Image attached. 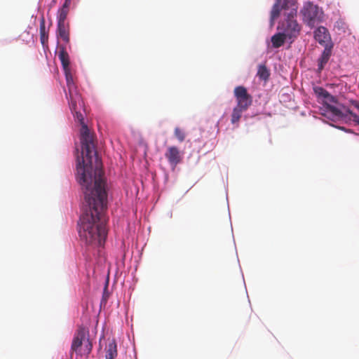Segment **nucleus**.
Masks as SVG:
<instances>
[{
  "mask_svg": "<svg viewBox=\"0 0 359 359\" xmlns=\"http://www.w3.org/2000/svg\"><path fill=\"white\" fill-rule=\"evenodd\" d=\"M65 72L70 110L81 125L80 140L82 145V161L78 160L77 180L84 194L85 210L79 223H107L105 212L107 208L106 181L102 163L95 150V137L87 125L80 110L83 102L73 79L71 70Z\"/></svg>",
  "mask_w": 359,
  "mask_h": 359,
  "instance_id": "f257e3e1",
  "label": "nucleus"
},
{
  "mask_svg": "<svg viewBox=\"0 0 359 359\" xmlns=\"http://www.w3.org/2000/svg\"><path fill=\"white\" fill-rule=\"evenodd\" d=\"M93 349V344L89 337V331L83 326H79L74 333L70 348V356L76 353L77 356L88 357Z\"/></svg>",
  "mask_w": 359,
  "mask_h": 359,
  "instance_id": "f03ea898",
  "label": "nucleus"
},
{
  "mask_svg": "<svg viewBox=\"0 0 359 359\" xmlns=\"http://www.w3.org/2000/svg\"><path fill=\"white\" fill-rule=\"evenodd\" d=\"M283 15L284 19L278 23L277 29L286 35L287 39L294 41L301 31V26L295 19L297 10L291 8L289 12L283 13Z\"/></svg>",
  "mask_w": 359,
  "mask_h": 359,
  "instance_id": "7ed1b4c3",
  "label": "nucleus"
},
{
  "mask_svg": "<svg viewBox=\"0 0 359 359\" xmlns=\"http://www.w3.org/2000/svg\"><path fill=\"white\" fill-rule=\"evenodd\" d=\"M303 21L309 27H313L316 24L323 20V12L320 8L313 3H306L300 11Z\"/></svg>",
  "mask_w": 359,
  "mask_h": 359,
  "instance_id": "20e7f679",
  "label": "nucleus"
},
{
  "mask_svg": "<svg viewBox=\"0 0 359 359\" xmlns=\"http://www.w3.org/2000/svg\"><path fill=\"white\" fill-rule=\"evenodd\" d=\"M236 100V106L243 109H247L252 104V97L248 93L247 88L243 86H236L233 90Z\"/></svg>",
  "mask_w": 359,
  "mask_h": 359,
  "instance_id": "39448f33",
  "label": "nucleus"
},
{
  "mask_svg": "<svg viewBox=\"0 0 359 359\" xmlns=\"http://www.w3.org/2000/svg\"><path fill=\"white\" fill-rule=\"evenodd\" d=\"M288 0H276V3L273 6L271 11L270 25L273 27L274 25L275 20L279 17L282 11H284V13L289 12L290 9L287 8Z\"/></svg>",
  "mask_w": 359,
  "mask_h": 359,
  "instance_id": "423d86ee",
  "label": "nucleus"
},
{
  "mask_svg": "<svg viewBox=\"0 0 359 359\" xmlns=\"http://www.w3.org/2000/svg\"><path fill=\"white\" fill-rule=\"evenodd\" d=\"M314 38L324 48L326 45L332 44L328 30L325 27H319L314 32Z\"/></svg>",
  "mask_w": 359,
  "mask_h": 359,
  "instance_id": "0eeeda50",
  "label": "nucleus"
},
{
  "mask_svg": "<svg viewBox=\"0 0 359 359\" xmlns=\"http://www.w3.org/2000/svg\"><path fill=\"white\" fill-rule=\"evenodd\" d=\"M165 156L170 164L173 166H176L182 161L181 153L175 146L169 147L165 154Z\"/></svg>",
  "mask_w": 359,
  "mask_h": 359,
  "instance_id": "6e6552de",
  "label": "nucleus"
},
{
  "mask_svg": "<svg viewBox=\"0 0 359 359\" xmlns=\"http://www.w3.org/2000/svg\"><path fill=\"white\" fill-rule=\"evenodd\" d=\"M333 48V44H328L326 45V47H325L324 50L323 51L321 56L318 59V70L322 71L325 67V65L327 63L331 54H332V50Z\"/></svg>",
  "mask_w": 359,
  "mask_h": 359,
  "instance_id": "1a4fd4ad",
  "label": "nucleus"
},
{
  "mask_svg": "<svg viewBox=\"0 0 359 359\" xmlns=\"http://www.w3.org/2000/svg\"><path fill=\"white\" fill-rule=\"evenodd\" d=\"M57 36L60 37L65 42H69V23L57 22Z\"/></svg>",
  "mask_w": 359,
  "mask_h": 359,
  "instance_id": "9d476101",
  "label": "nucleus"
},
{
  "mask_svg": "<svg viewBox=\"0 0 359 359\" xmlns=\"http://www.w3.org/2000/svg\"><path fill=\"white\" fill-rule=\"evenodd\" d=\"M40 41L43 47V48H48V29H46V22L43 17H42L40 20Z\"/></svg>",
  "mask_w": 359,
  "mask_h": 359,
  "instance_id": "9b49d317",
  "label": "nucleus"
},
{
  "mask_svg": "<svg viewBox=\"0 0 359 359\" xmlns=\"http://www.w3.org/2000/svg\"><path fill=\"white\" fill-rule=\"evenodd\" d=\"M58 57L61 62L64 72L66 70H70L69 68V57L65 47H60L58 53Z\"/></svg>",
  "mask_w": 359,
  "mask_h": 359,
  "instance_id": "f8f14e48",
  "label": "nucleus"
},
{
  "mask_svg": "<svg viewBox=\"0 0 359 359\" xmlns=\"http://www.w3.org/2000/svg\"><path fill=\"white\" fill-rule=\"evenodd\" d=\"M117 345L114 339L109 342L106 346V359H115L117 357Z\"/></svg>",
  "mask_w": 359,
  "mask_h": 359,
  "instance_id": "ddd939ff",
  "label": "nucleus"
},
{
  "mask_svg": "<svg viewBox=\"0 0 359 359\" xmlns=\"http://www.w3.org/2000/svg\"><path fill=\"white\" fill-rule=\"evenodd\" d=\"M287 39V36H286V35H285L281 32L275 34L273 36H272L271 39V43H272V46L275 48H280V46H282L284 44V43Z\"/></svg>",
  "mask_w": 359,
  "mask_h": 359,
  "instance_id": "4468645a",
  "label": "nucleus"
},
{
  "mask_svg": "<svg viewBox=\"0 0 359 359\" xmlns=\"http://www.w3.org/2000/svg\"><path fill=\"white\" fill-rule=\"evenodd\" d=\"M315 94L318 97L327 99L328 101L334 102V97L332 96L325 89L322 87L316 86L313 88Z\"/></svg>",
  "mask_w": 359,
  "mask_h": 359,
  "instance_id": "2eb2a0df",
  "label": "nucleus"
},
{
  "mask_svg": "<svg viewBox=\"0 0 359 359\" xmlns=\"http://www.w3.org/2000/svg\"><path fill=\"white\" fill-rule=\"evenodd\" d=\"M247 109H243L242 108H239L236 106L232 111L231 122L232 124H238L243 111H245Z\"/></svg>",
  "mask_w": 359,
  "mask_h": 359,
  "instance_id": "dca6fc26",
  "label": "nucleus"
},
{
  "mask_svg": "<svg viewBox=\"0 0 359 359\" xmlns=\"http://www.w3.org/2000/svg\"><path fill=\"white\" fill-rule=\"evenodd\" d=\"M257 76L263 81H267L270 76V73L269 69L266 68L264 65H259L258 66V70L257 73Z\"/></svg>",
  "mask_w": 359,
  "mask_h": 359,
  "instance_id": "f3484780",
  "label": "nucleus"
},
{
  "mask_svg": "<svg viewBox=\"0 0 359 359\" xmlns=\"http://www.w3.org/2000/svg\"><path fill=\"white\" fill-rule=\"evenodd\" d=\"M326 109L327 112L330 113L334 117L342 118L344 116L343 113L334 106L327 104Z\"/></svg>",
  "mask_w": 359,
  "mask_h": 359,
  "instance_id": "a211bd4d",
  "label": "nucleus"
},
{
  "mask_svg": "<svg viewBox=\"0 0 359 359\" xmlns=\"http://www.w3.org/2000/svg\"><path fill=\"white\" fill-rule=\"evenodd\" d=\"M68 13H69V11L63 9V8H60L57 11V22H63V23L67 22L66 21V20H67Z\"/></svg>",
  "mask_w": 359,
  "mask_h": 359,
  "instance_id": "6ab92c4d",
  "label": "nucleus"
},
{
  "mask_svg": "<svg viewBox=\"0 0 359 359\" xmlns=\"http://www.w3.org/2000/svg\"><path fill=\"white\" fill-rule=\"evenodd\" d=\"M175 137L182 142L185 140L186 134L184 131L179 127H176L174 130Z\"/></svg>",
  "mask_w": 359,
  "mask_h": 359,
  "instance_id": "aec40b11",
  "label": "nucleus"
},
{
  "mask_svg": "<svg viewBox=\"0 0 359 359\" xmlns=\"http://www.w3.org/2000/svg\"><path fill=\"white\" fill-rule=\"evenodd\" d=\"M346 112L350 114L353 118V121L358 125H359V116L353 113L351 109H346Z\"/></svg>",
  "mask_w": 359,
  "mask_h": 359,
  "instance_id": "412c9836",
  "label": "nucleus"
},
{
  "mask_svg": "<svg viewBox=\"0 0 359 359\" xmlns=\"http://www.w3.org/2000/svg\"><path fill=\"white\" fill-rule=\"evenodd\" d=\"M72 4V0H65V2L61 8L69 11V6Z\"/></svg>",
  "mask_w": 359,
  "mask_h": 359,
  "instance_id": "4be33fe9",
  "label": "nucleus"
},
{
  "mask_svg": "<svg viewBox=\"0 0 359 359\" xmlns=\"http://www.w3.org/2000/svg\"><path fill=\"white\" fill-rule=\"evenodd\" d=\"M349 102L359 111V102L355 100H350Z\"/></svg>",
  "mask_w": 359,
  "mask_h": 359,
  "instance_id": "5701e85b",
  "label": "nucleus"
},
{
  "mask_svg": "<svg viewBox=\"0 0 359 359\" xmlns=\"http://www.w3.org/2000/svg\"><path fill=\"white\" fill-rule=\"evenodd\" d=\"M53 3H55L56 2V0H53Z\"/></svg>",
  "mask_w": 359,
  "mask_h": 359,
  "instance_id": "b1692460",
  "label": "nucleus"
}]
</instances>
